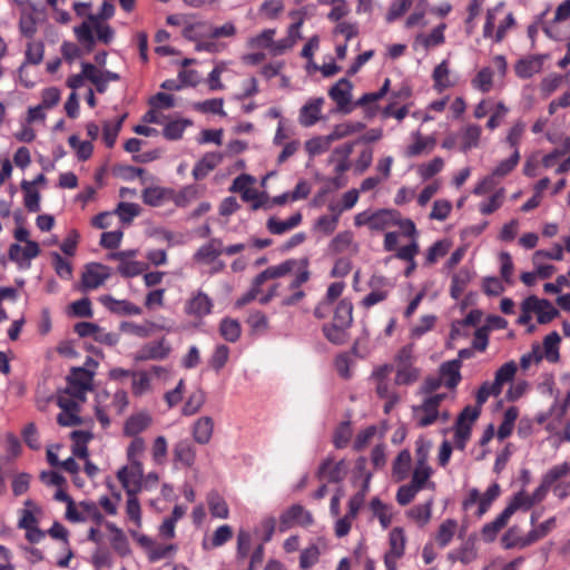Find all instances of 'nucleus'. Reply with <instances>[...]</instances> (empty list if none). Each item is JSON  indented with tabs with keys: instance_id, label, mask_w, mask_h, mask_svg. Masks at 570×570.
Masks as SVG:
<instances>
[{
	"instance_id": "1",
	"label": "nucleus",
	"mask_w": 570,
	"mask_h": 570,
	"mask_svg": "<svg viewBox=\"0 0 570 570\" xmlns=\"http://www.w3.org/2000/svg\"><path fill=\"white\" fill-rule=\"evenodd\" d=\"M414 345L406 344L394 356V384L399 386L412 385L421 377V368L415 365Z\"/></svg>"
},
{
	"instance_id": "2",
	"label": "nucleus",
	"mask_w": 570,
	"mask_h": 570,
	"mask_svg": "<svg viewBox=\"0 0 570 570\" xmlns=\"http://www.w3.org/2000/svg\"><path fill=\"white\" fill-rule=\"evenodd\" d=\"M520 158V151L513 150L507 159L498 163L492 171L474 187L473 194L481 196L492 190L501 179L510 175L515 169Z\"/></svg>"
},
{
	"instance_id": "3",
	"label": "nucleus",
	"mask_w": 570,
	"mask_h": 570,
	"mask_svg": "<svg viewBox=\"0 0 570 570\" xmlns=\"http://www.w3.org/2000/svg\"><path fill=\"white\" fill-rule=\"evenodd\" d=\"M236 27L232 22H226L220 27H214L207 21H197L191 24H187L183 30V36L188 40H196L203 37H209L214 40L219 38H229L235 36Z\"/></svg>"
},
{
	"instance_id": "4",
	"label": "nucleus",
	"mask_w": 570,
	"mask_h": 570,
	"mask_svg": "<svg viewBox=\"0 0 570 570\" xmlns=\"http://www.w3.org/2000/svg\"><path fill=\"white\" fill-rule=\"evenodd\" d=\"M504 2H499L487 12V19L483 28L484 38H493L495 42H501L507 32L515 24V20L512 12L504 16L503 20L500 21L497 30L494 31L495 19L499 14L503 13Z\"/></svg>"
},
{
	"instance_id": "5",
	"label": "nucleus",
	"mask_w": 570,
	"mask_h": 570,
	"mask_svg": "<svg viewBox=\"0 0 570 570\" xmlns=\"http://www.w3.org/2000/svg\"><path fill=\"white\" fill-rule=\"evenodd\" d=\"M445 394H431L423 399L422 404L412 407L413 420L420 428L434 424L441 416L440 405Z\"/></svg>"
},
{
	"instance_id": "6",
	"label": "nucleus",
	"mask_w": 570,
	"mask_h": 570,
	"mask_svg": "<svg viewBox=\"0 0 570 570\" xmlns=\"http://www.w3.org/2000/svg\"><path fill=\"white\" fill-rule=\"evenodd\" d=\"M309 278V272L306 266L301 265L288 278L283 281V288L291 292L289 295H285L282 301V305L291 306L297 304L305 296L304 291L301 286L305 284Z\"/></svg>"
},
{
	"instance_id": "7",
	"label": "nucleus",
	"mask_w": 570,
	"mask_h": 570,
	"mask_svg": "<svg viewBox=\"0 0 570 570\" xmlns=\"http://www.w3.org/2000/svg\"><path fill=\"white\" fill-rule=\"evenodd\" d=\"M213 299L202 291L191 293V295L184 303L185 314L198 322L209 315L213 311Z\"/></svg>"
},
{
	"instance_id": "8",
	"label": "nucleus",
	"mask_w": 570,
	"mask_h": 570,
	"mask_svg": "<svg viewBox=\"0 0 570 570\" xmlns=\"http://www.w3.org/2000/svg\"><path fill=\"white\" fill-rule=\"evenodd\" d=\"M144 468L142 464H128L120 468L117 472V479L125 489L127 495L138 494L142 487Z\"/></svg>"
},
{
	"instance_id": "9",
	"label": "nucleus",
	"mask_w": 570,
	"mask_h": 570,
	"mask_svg": "<svg viewBox=\"0 0 570 570\" xmlns=\"http://www.w3.org/2000/svg\"><path fill=\"white\" fill-rule=\"evenodd\" d=\"M313 523V517L308 510L301 504H294L285 510L279 517V529L286 531L295 525L307 527Z\"/></svg>"
},
{
	"instance_id": "10",
	"label": "nucleus",
	"mask_w": 570,
	"mask_h": 570,
	"mask_svg": "<svg viewBox=\"0 0 570 570\" xmlns=\"http://www.w3.org/2000/svg\"><path fill=\"white\" fill-rule=\"evenodd\" d=\"M393 371L392 364H382L376 366L370 376V383L374 386L375 393L379 397L387 396L389 394L395 393L390 374Z\"/></svg>"
},
{
	"instance_id": "11",
	"label": "nucleus",
	"mask_w": 570,
	"mask_h": 570,
	"mask_svg": "<svg viewBox=\"0 0 570 570\" xmlns=\"http://www.w3.org/2000/svg\"><path fill=\"white\" fill-rule=\"evenodd\" d=\"M110 275L111 271L108 266L100 263H91L86 266L81 283L85 289H96L104 285Z\"/></svg>"
},
{
	"instance_id": "12",
	"label": "nucleus",
	"mask_w": 570,
	"mask_h": 570,
	"mask_svg": "<svg viewBox=\"0 0 570 570\" xmlns=\"http://www.w3.org/2000/svg\"><path fill=\"white\" fill-rule=\"evenodd\" d=\"M325 99L323 97L309 98L299 109L298 122L304 128L314 126L322 117Z\"/></svg>"
},
{
	"instance_id": "13",
	"label": "nucleus",
	"mask_w": 570,
	"mask_h": 570,
	"mask_svg": "<svg viewBox=\"0 0 570 570\" xmlns=\"http://www.w3.org/2000/svg\"><path fill=\"white\" fill-rule=\"evenodd\" d=\"M525 307L533 311L540 324H547L559 315L558 309L551 302L534 295L525 298Z\"/></svg>"
},
{
	"instance_id": "14",
	"label": "nucleus",
	"mask_w": 570,
	"mask_h": 570,
	"mask_svg": "<svg viewBox=\"0 0 570 570\" xmlns=\"http://www.w3.org/2000/svg\"><path fill=\"white\" fill-rule=\"evenodd\" d=\"M546 495L537 494V489L532 494H528L524 490L519 491L515 493L512 499L509 501L508 505L503 510V512L511 518L513 513L517 511H528L530 510L534 504L540 503L543 501Z\"/></svg>"
},
{
	"instance_id": "15",
	"label": "nucleus",
	"mask_w": 570,
	"mask_h": 570,
	"mask_svg": "<svg viewBox=\"0 0 570 570\" xmlns=\"http://www.w3.org/2000/svg\"><path fill=\"white\" fill-rule=\"evenodd\" d=\"M68 380H69L68 389L70 391L76 392L78 394L80 401H85L86 393L91 389V385H92L94 372L82 368V367H77V368L72 370Z\"/></svg>"
},
{
	"instance_id": "16",
	"label": "nucleus",
	"mask_w": 570,
	"mask_h": 570,
	"mask_svg": "<svg viewBox=\"0 0 570 570\" xmlns=\"http://www.w3.org/2000/svg\"><path fill=\"white\" fill-rule=\"evenodd\" d=\"M302 264L295 259H287L278 265L269 266L257 275V284H264L268 279L288 278Z\"/></svg>"
},
{
	"instance_id": "17",
	"label": "nucleus",
	"mask_w": 570,
	"mask_h": 570,
	"mask_svg": "<svg viewBox=\"0 0 570 570\" xmlns=\"http://www.w3.org/2000/svg\"><path fill=\"white\" fill-rule=\"evenodd\" d=\"M171 351L170 344L165 340L160 338L157 341L145 344L137 353L136 360L148 361V360H165Z\"/></svg>"
},
{
	"instance_id": "18",
	"label": "nucleus",
	"mask_w": 570,
	"mask_h": 570,
	"mask_svg": "<svg viewBox=\"0 0 570 570\" xmlns=\"http://www.w3.org/2000/svg\"><path fill=\"white\" fill-rule=\"evenodd\" d=\"M412 142L405 148L404 155L409 158L431 153L436 144L432 136H423L419 130L411 134Z\"/></svg>"
},
{
	"instance_id": "19",
	"label": "nucleus",
	"mask_w": 570,
	"mask_h": 570,
	"mask_svg": "<svg viewBox=\"0 0 570 570\" xmlns=\"http://www.w3.org/2000/svg\"><path fill=\"white\" fill-rule=\"evenodd\" d=\"M153 423V416L147 411L131 414L124 424V434L127 436H139Z\"/></svg>"
},
{
	"instance_id": "20",
	"label": "nucleus",
	"mask_w": 570,
	"mask_h": 570,
	"mask_svg": "<svg viewBox=\"0 0 570 570\" xmlns=\"http://www.w3.org/2000/svg\"><path fill=\"white\" fill-rule=\"evenodd\" d=\"M214 420L210 416L198 417L190 428L193 440L200 445L208 444L214 434Z\"/></svg>"
},
{
	"instance_id": "21",
	"label": "nucleus",
	"mask_w": 570,
	"mask_h": 570,
	"mask_svg": "<svg viewBox=\"0 0 570 570\" xmlns=\"http://www.w3.org/2000/svg\"><path fill=\"white\" fill-rule=\"evenodd\" d=\"M107 401H109V403L106 406L118 415H121L129 405L128 393L122 389H118L112 395L107 391L97 394V402L99 404L106 403Z\"/></svg>"
},
{
	"instance_id": "22",
	"label": "nucleus",
	"mask_w": 570,
	"mask_h": 570,
	"mask_svg": "<svg viewBox=\"0 0 570 570\" xmlns=\"http://www.w3.org/2000/svg\"><path fill=\"white\" fill-rule=\"evenodd\" d=\"M89 517H92L97 520L101 519V514L95 503L82 501L79 503V508H77L73 502H69L67 505L66 518L69 521L81 522Z\"/></svg>"
},
{
	"instance_id": "23",
	"label": "nucleus",
	"mask_w": 570,
	"mask_h": 570,
	"mask_svg": "<svg viewBox=\"0 0 570 570\" xmlns=\"http://www.w3.org/2000/svg\"><path fill=\"white\" fill-rule=\"evenodd\" d=\"M100 303L111 313L118 315H140L141 308L130 301L116 299L111 295H102L99 298Z\"/></svg>"
},
{
	"instance_id": "24",
	"label": "nucleus",
	"mask_w": 570,
	"mask_h": 570,
	"mask_svg": "<svg viewBox=\"0 0 570 570\" xmlns=\"http://www.w3.org/2000/svg\"><path fill=\"white\" fill-rule=\"evenodd\" d=\"M406 537L404 530L400 527L393 528L389 534V551L384 556V560L399 561L405 552Z\"/></svg>"
},
{
	"instance_id": "25",
	"label": "nucleus",
	"mask_w": 570,
	"mask_h": 570,
	"mask_svg": "<svg viewBox=\"0 0 570 570\" xmlns=\"http://www.w3.org/2000/svg\"><path fill=\"white\" fill-rule=\"evenodd\" d=\"M444 30H445V24L441 23L438 27H435L429 35H426V33L416 35V37L414 38V41H413V49L414 50L422 49V50L426 51L431 47H436V46L442 45L445 40Z\"/></svg>"
},
{
	"instance_id": "26",
	"label": "nucleus",
	"mask_w": 570,
	"mask_h": 570,
	"mask_svg": "<svg viewBox=\"0 0 570 570\" xmlns=\"http://www.w3.org/2000/svg\"><path fill=\"white\" fill-rule=\"evenodd\" d=\"M352 83L350 80L340 79L328 91L330 97L336 102L340 110L350 112L347 108L351 101Z\"/></svg>"
},
{
	"instance_id": "27",
	"label": "nucleus",
	"mask_w": 570,
	"mask_h": 570,
	"mask_svg": "<svg viewBox=\"0 0 570 570\" xmlns=\"http://www.w3.org/2000/svg\"><path fill=\"white\" fill-rule=\"evenodd\" d=\"M345 464L343 461L335 462L333 459H325L318 468L317 478L328 482H338L345 475Z\"/></svg>"
},
{
	"instance_id": "28",
	"label": "nucleus",
	"mask_w": 570,
	"mask_h": 570,
	"mask_svg": "<svg viewBox=\"0 0 570 570\" xmlns=\"http://www.w3.org/2000/svg\"><path fill=\"white\" fill-rule=\"evenodd\" d=\"M45 45L40 40H30L26 46L24 61L18 70L19 80L23 81L24 68L28 65H39L43 60Z\"/></svg>"
},
{
	"instance_id": "29",
	"label": "nucleus",
	"mask_w": 570,
	"mask_h": 570,
	"mask_svg": "<svg viewBox=\"0 0 570 570\" xmlns=\"http://www.w3.org/2000/svg\"><path fill=\"white\" fill-rule=\"evenodd\" d=\"M544 56H530L520 59L514 67L515 73L519 78L528 79L541 72L543 68Z\"/></svg>"
},
{
	"instance_id": "30",
	"label": "nucleus",
	"mask_w": 570,
	"mask_h": 570,
	"mask_svg": "<svg viewBox=\"0 0 570 570\" xmlns=\"http://www.w3.org/2000/svg\"><path fill=\"white\" fill-rule=\"evenodd\" d=\"M570 472V463L563 462L561 464H557L552 466L548 472L542 476L541 484L537 488V494L546 495L549 492L551 485L558 481L559 479L566 476Z\"/></svg>"
},
{
	"instance_id": "31",
	"label": "nucleus",
	"mask_w": 570,
	"mask_h": 570,
	"mask_svg": "<svg viewBox=\"0 0 570 570\" xmlns=\"http://www.w3.org/2000/svg\"><path fill=\"white\" fill-rule=\"evenodd\" d=\"M343 282L332 283L326 292V297L314 309V315L317 318H325L328 313L332 311V303L341 296L344 289Z\"/></svg>"
},
{
	"instance_id": "32",
	"label": "nucleus",
	"mask_w": 570,
	"mask_h": 570,
	"mask_svg": "<svg viewBox=\"0 0 570 570\" xmlns=\"http://www.w3.org/2000/svg\"><path fill=\"white\" fill-rule=\"evenodd\" d=\"M39 245L33 240H27L23 246L12 244L9 248V257L17 263L30 261L39 255Z\"/></svg>"
},
{
	"instance_id": "33",
	"label": "nucleus",
	"mask_w": 570,
	"mask_h": 570,
	"mask_svg": "<svg viewBox=\"0 0 570 570\" xmlns=\"http://www.w3.org/2000/svg\"><path fill=\"white\" fill-rule=\"evenodd\" d=\"M223 160V156L219 153H207L203 156V158L197 161L193 169V176L196 180L205 178L214 168H216L220 161Z\"/></svg>"
},
{
	"instance_id": "34",
	"label": "nucleus",
	"mask_w": 570,
	"mask_h": 570,
	"mask_svg": "<svg viewBox=\"0 0 570 570\" xmlns=\"http://www.w3.org/2000/svg\"><path fill=\"white\" fill-rule=\"evenodd\" d=\"M476 558V548L475 541L473 538H468L462 542V544L458 548L449 552L448 559L452 562L460 561L463 564H468L475 560Z\"/></svg>"
},
{
	"instance_id": "35",
	"label": "nucleus",
	"mask_w": 570,
	"mask_h": 570,
	"mask_svg": "<svg viewBox=\"0 0 570 570\" xmlns=\"http://www.w3.org/2000/svg\"><path fill=\"white\" fill-rule=\"evenodd\" d=\"M461 361L452 360L443 363L440 367V376L444 385L449 389H454L461 381Z\"/></svg>"
},
{
	"instance_id": "36",
	"label": "nucleus",
	"mask_w": 570,
	"mask_h": 570,
	"mask_svg": "<svg viewBox=\"0 0 570 570\" xmlns=\"http://www.w3.org/2000/svg\"><path fill=\"white\" fill-rule=\"evenodd\" d=\"M173 453L175 460L185 466H191L196 461V449L189 440L178 441Z\"/></svg>"
},
{
	"instance_id": "37",
	"label": "nucleus",
	"mask_w": 570,
	"mask_h": 570,
	"mask_svg": "<svg viewBox=\"0 0 570 570\" xmlns=\"http://www.w3.org/2000/svg\"><path fill=\"white\" fill-rule=\"evenodd\" d=\"M433 473L434 470L431 465H414L410 482L417 487L420 490H434L435 483L431 480Z\"/></svg>"
},
{
	"instance_id": "38",
	"label": "nucleus",
	"mask_w": 570,
	"mask_h": 570,
	"mask_svg": "<svg viewBox=\"0 0 570 570\" xmlns=\"http://www.w3.org/2000/svg\"><path fill=\"white\" fill-rule=\"evenodd\" d=\"M459 523L454 519H445L438 528L434 539L440 548L448 547L458 532Z\"/></svg>"
},
{
	"instance_id": "39",
	"label": "nucleus",
	"mask_w": 570,
	"mask_h": 570,
	"mask_svg": "<svg viewBox=\"0 0 570 570\" xmlns=\"http://www.w3.org/2000/svg\"><path fill=\"white\" fill-rule=\"evenodd\" d=\"M482 129L479 125H468L461 129L460 148L463 153H468L469 150L476 148L480 144Z\"/></svg>"
},
{
	"instance_id": "40",
	"label": "nucleus",
	"mask_w": 570,
	"mask_h": 570,
	"mask_svg": "<svg viewBox=\"0 0 570 570\" xmlns=\"http://www.w3.org/2000/svg\"><path fill=\"white\" fill-rule=\"evenodd\" d=\"M396 210L394 209H379L371 214V230L383 232L392 228Z\"/></svg>"
},
{
	"instance_id": "41",
	"label": "nucleus",
	"mask_w": 570,
	"mask_h": 570,
	"mask_svg": "<svg viewBox=\"0 0 570 570\" xmlns=\"http://www.w3.org/2000/svg\"><path fill=\"white\" fill-rule=\"evenodd\" d=\"M171 191L165 187L151 186L142 190V202L151 207L161 206L170 196Z\"/></svg>"
},
{
	"instance_id": "42",
	"label": "nucleus",
	"mask_w": 570,
	"mask_h": 570,
	"mask_svg": "<svg viewBox=\"0 0 570 570\" xmlns=\"http://www.w3.org/2000/svg\"><path fill=\"white\" fill-rule=\"evenodd\" d=\"M330 249L333 253H355L357 245L354 243V236L351 232L338 233L331 242Z\"/></svg>"
},
{
	"instance_id": "43",
	"label": "nucleus",
	"mask_w": 570,
	"mask_h": 570,
	"mask_svg": "<svg viewBox=\"0 0 570 570\" xmlns=\"http://www.w3.org/2000/svg\"><path fill=\"white\" fill-rule=\"evenodd\" d=\"M302 222L301 213H295L291 217L285 220L277 219L275 217H271L267 220V228L272 234L282 235L296 226H298Z\"/></svg>"
},
{
	"instance_id": "44",
	"label": "nucleus",
	"mask_w": 570,
	"mask_h": 570,
	"mask_svg": "<svg viewBox=\"0 0 570 570\" xmlns=\"http://www.w3.org/2000/svg\"><path fill=\"white\" fill-rule=\"evenodd\" d=\"M432 505H433V500L430 499L425 503L416 504V505L412 507L406 512V515L416 525L424 527L430 522V520L432 518Z\"/></svg>"
},
{
	"instance_id": "45",
	"label": "nucleus",
	"mask_w": 570,
	"mask_h": 570,
	"mask_svg": "<svg viewBox=\"0 0 570 570\" xmlns=\"http://www.w3.org/2000/svg\"><path fill=\"white\" fill-rule=\"evenodd\" d=\"M207 504L213 518L227 519L229 509L226 500L216 491H210L207 495Z\"/></svg>"
},
{
	"instance_id": "46",
	"label": "nucleus",
	"mask_w": 570,
	"mask_h": 570,
	"mask_svg": "<svg viewBox=\"0 0 570 570\" xmlns=\"http://www.w3.org/2000/svg\"><path fill=\"white\" fill-rule=\"evenodd\" d=\"M219 255H222V242L214 238L207 244L203 245L195 253L194 258L197 262L208 264L215 261Z\"/></svg>"
},
{
	"instance_id": "47",
	"label": "nucleus",
	"mask_w": 570,
	"mask_h": 570,
	"mask_svg": "<svg viewBox=\"0 0 570 570\" xmlns=\"http://www.w3.org/2000/svg\"><path fill=\"white\" fill-rule=\"evenodd\" d=\"M560 343L561 337L557 332H551L543 338V344L541 346L543 357H546L550 363H557L559 361Z\"/></svg>"
},
{
	"instance_id": "48",
	"label": "nucleus",
	"mask_w": 570,
	"mask_h": 570,
	"mask_svg": "<svg viewBox=\"0 0 570 570\" xmlns=\"http://www.w3.org/2000/svg\"><path fill=\"white\" fill-rule=\"evenodd\" d=\"M472 279V272L465 267L461 268L456 273L453 274L450 287V294L454 299H459L466 285Z\"/></svg>"
},
{
	"instance_id": "49",
	"label": "nucleus",
	"mask_w": 570,
	"mask_h": 570,
	"mask_svg": "<svg viewBox=\"0 0 570 570\" xmlns=\"http://www.w3.org/2000/svg\"><path fill=\"white\" fill-rule=\"evenodd\" d=\"M412 456L410 451L402 450L395 458L392 474L396 481H403L409 476Z\"/></svg>"
},
{
	"instance_id": "50",
	"label": "nucleus",
	"mask_w": 570,
	"mask_h": 570,
	"mask_svg": "<svg viewBox=\"0 0 570 570\" xmlns=\"http://www.w3.org/2000/svg\"><path fill=\"white\" fill-rule=\"evenodd\" d=\"M332 144L333 141L328 135L315 136L305 141L304 148L309 158H314L327 151L331 148Z\"/></svg>"
},
{
	"instance_id": "51",
	"label": "nucleus",
	"mask_w": 570,
	"mask_h": 570,
	"mask_svg": "<svg viewBox=\"0 0 570 570\" xmlns=\"http://www.w3.org/2000/svg\"><path fill=\"white\" fill-rule=\"evenodd\" d=\"M518 416L519 410L515 406H510L504 411L503 421L497 432V436L500 441H503L511 435Z\"/></svg>"
},
{
	"instance_id": "52",
	"label": "nucleus",
	"mask_w": 570,
	"mask_h": 570,
	"mask_svg": "<svg viewBox=\"0 0 570 570\" xmlns=\"http://www.w3.org/2000/svg\"><path fill=\"white\" fill-rule=\"evenodd\" d=\"M353 305L347 299H342L333 311L332 323L350 327L353 321Z\"/></svg>"
},
{
	"instance_id": "53",
	"label": "nucleus",
	"mask_w": 570,
	"mask_h": 570,
	"mask_svg": "<svg viewBox=\"0 0 570 570\" xmlns=\"http://www.w3.org/2000/svg\"><path fill=\"white\" fill-rule=\"evenodd\" d=\"M443 167L444 160L441 157H434L430 161L417 165L416 174L423 181H426L441 173Z\"/></svg>"
},
{
	"instance_id": "54",
	"label": "nucleus",
	"mask_w": 570,
	"mask_h": 570,
	"mask_svg": "<svg viewBox=\"0 0 570 570\" xmlns=\"http://www.w3.org/2000/svg\"><path fill=\"white\" fill-rule=\"evenodd\" d=\"M72 439V453L80 459L88 458L87 443L92 439V434L88 431H73Z\"/></svg>"
},
{
	"instance_id": "55",
	"label": "nucleus",
	"mask_w": 570,
	"mask_h": 570,
	"mask_svg": "<svg viewBox=\"0 0 570 570\" xmlns=\"http://www.w3.org/2000/svg\"><path fill=\"white\" fill-rule=\"evenodd\" d=\"M518 371V365L514 361H509L501 365L494 375V385L502 391L505 383L512 382Z\"/></svg>"
},
{
	"instance_id": "56",
	"label": "nucleus",
	"mask_w": 570,
	"mask_h": 570,
	"mask_svg": "<svg viewBox=\"0 0 570 570\" xmlns=\"http://www.w3.org/2000/svg\"><path fill=\"white\" fill-rule=\"evenodd\" d=\"M37 16L33 10H22L19 20V30L22 36L32 39L37 33Z\"/></svg>"
},
{
	"instance_id": "57",
	"label": "nucleus",
	"mask_w": 570,
	"mask_h": 570,
	"mask_svg": "<svg viewBox=\"0 0 570 570\" xmlns=\"http://www.w3.org/2000/svg\"><path fill=\"white\" fill-rule=\"evenodd\" d=\"M370 508L373 515L376 517L383 529H387L392 523V511L389 505L383 503L379 498H373Z\"/></svg>"
},
{
	"instance_id": "58",
	"label": "nucleus",
	"mask_w": 570,
	"mask_h": 570,
	"mask_svg": "<svg viewBox=\"0 0 570 570\" xmlns=\"http://www.w3.org/2000/svg\"><path fill=\"white\" fill-rule=\"evenodd\" d=\"M432 77L434 87L439 92L453 86V82L450 80V70L446 60H443L434 68Z\"/></svg>"
},
{
	"instance_id": "59",
	"label": "nucleus",
	"mask_w": 570,
	"mask_h": 570,
	"mask_svg": "<svg viewBox=\"0 0 570 570\" xmlns=\"http://www.w3.org/2000/svg\"><path fill=\"white\" fill-rule=\"evenodd\" d=\"M554 524H556V518H550L547 521L540 523L538 527L533 528L527 534V537L522 540L521 546L522 547L530 546L533 542L542 539L554 528Z\"/></svg>"
},
{
	"instance_id": "60",
	"label": "nucleus",
	"mask_w": 570,
	"mask_h": 570,
	"mask_svg": "<svg viewBox=\"0 0 570 570\" xmlns=\"http://www.w3.org/2000/svg\"><path fill=\"white\" fill-rule=\"evenodd\" d=\"M151 387L150 375L146 371H134L131 375V391L136 396H141Z\"/></svg>"
},
{
	"instance_id": "61",
	"label": "nucleus",
	"mask_w": 570,
	"mask_h": 570,
	"mask_svg": "<svg viewBox=\"0 0 570 570\" xmlns=\"http://www.w3.org/2000/svg\"><path fill=\"white\" fill-rule=\"evenodd\" d=\"M206 401L205 392L202 390H196L188 396L185 402L181 413L185 416H191L200 411Z\"/></svg>"
},
{
	"instance_id": "62",
	"label": "nucleus",
	"mask_w": 570,
	"mask_h": 570,
	"mask_svg": "<svg viewBox=\"0 0 570 570\" xmlns=\"http://www.w3.org/2000/svg\"><path fill=\"white\" fill-rule=\"evenodd\" d=\"M494 71L490 67L482 68L472 79V87L483 94L489 92L493 86Z\"/></svg>"
},
{
	"instance_id": "63",
	"label": "nucleus",
	"mask_w": 570,
	"mask_h": 570,
	"mask_svg": "<svg viewBox=\"0 0 570 570\" xmlns=\"http://www.w3.org/2000/svg\"><path fill=\"white\" fill-rule=\"evenodd\" d=\"M85 401H80L78 394L67 389L57 396V405L61 411H79L80 405Z\"/></svg>"
},
{
	"instance_id": "64",
	"label": "nucleus",
	"mask_w": 570,
	"mask_h": 570,
	"mask_svg": "<svg viewBox=\"0 0 570 570\" xmlns=\"http://www.w3.org/2000/svg\"><path fill=\"white\" fill-rule=\"evenodd\" d=\"M219 332L226 341L234 343L239 338L242 330L238 321L226 317L220 322Z\"/></svg>"
}]
</instances>
